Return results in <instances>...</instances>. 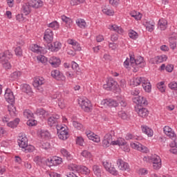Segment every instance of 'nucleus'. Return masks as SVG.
I'll return each instance as SVG.
<instances>
[{
  "label": "nucleus",
  "instance_id": "obj_1",
  "mask_svg": "<svg viewBox=\"0 0 177 177\" xmlns=\"http://www.w3.org/2000/svg\"><path fill=\"white\" fill-rule=\"evenodd\" d=\"M71 171L72 172L69 173V175L67 176L68 177H78L80 172L83 175H89L91 174V170L88 167L77 165H73L71 167Z\"/></svg>",
  "mask_w": 177,
  "mask_h": 177
},
{
  "label": "nucleus",
  "instance_id": "obj_2",
  "mask_svg": "<svg viewBox=\"0 0 177 177\" xmlns=\"http://www.w3.org/2000/svg\"><path fill=\"white\" fill-rule=\"evenodd\" d=\"M148 158L150 160V162H152L153 169H155L156 171H158V169L161 168V158L160 156L154 154L150 157H148Z\"/></svg>",
  "mask_w": 177,
  "mask_h": 177
},
{
  "label": "nucleus",
  "instance_id": "obj_3",
  "mask_svg": "<svg viewBox=\"0 0 177 177\" xmlns=\"http://www.w3.org/2000/svg\"><path fill=\"white\" fill-rule=\"evenodd\" d=\"M133 103L137 104V107H145L149 104L147 100L143 96H136L132 98Z\"/></svg>",
  "mask_w": 177,
  "mask_h": 177
},
{
  "label": "nucleus",
  "instance_id": "obj_4",
  "mask_svg": "<svg viewBox=\"0 0 177 177\" xmlns=\"http://www.w3.org/2000/svg\"><path fill=\"white\" fill-rule=\"evenodd\" d=\"M79 104L86 113H89V111L92 110V104L89 100H82L81 101H79Z\"/></svg>",
  "mask_w": 177,
  "mask_h": 177
},
{
  "label": "nucleus",
  "instance_id": "obj_5",
  "mask_svg": "<svg viewBox=\"0 0 177 177\" xmlns=\"http://www.w3.org/2000/svg\"><path fill=\"white\" fill-rule=\"evenodd\" d=\"M4 97L6 102H8V103L10 104H13V103H15V95H13L12 90L10 88H7L6 90Z\"/></svg>",
  "mask_w": 177,
  "mask_h": 177
},
{
  "label": "nucleus",
  "instance_id": "obj_6",
  "mask_svg": "<svg viewBox=\"0 0 177 177\" xmlns=\"http://www.w3.org/2000/svg\"><path fill=\"white\" fill-rule=\"evenodd\" d=\"M135 111L138 114L139 117L146 118L149 115V110L143 106H135Z\"/></svg>",
  "mask_w": 177,
  "mask_h": 177
},
{
  "label": "nucleus",
  "instance_id": "obj_7",
  "mask_svg": "<svg viewBox=\"0 0 177 177\" xmlns=\"http://www.w3.org/2000/svg\"><path fill=\"white\" fill-rule=\"evenodd\" d=\"M131 147L132 149L138 150V151H141L142 153H147L149 151V149H147V147H145L143 145L139 143L138 142H131Z\"/></svg>",
  "mask_w": 177,
  "mask_h": 177
},
{
  "label": "nucleus",
  "instance_id": "obj_8",
  "mask_svg": "<svg viewBox=\"0 0 177 177\" xmlns=\"http://www.w3.org/2000/svg\"><path fill=\"white\" fill-rule=\"evenodd\" d=\"M46 49H48L51 52H59L62 49V43L59 41H55L53 44L50 43L47 44Z\"/></svg>",
  "mask_w": 177,
  "mask_h": 177
},
{
  "label": "nucleus",
  "instance_id": "obj_9",
  "mask_svg": "<svg viewBox=\"0 0 177 177\" xmlns=\"http://www.w3.org/2000/svg\"><path fill=\"white\" fill-rule=\"evenodd\" d=\"M117 165L119 169H120L121 171H127V172H129V171H131L128 162H124V160H122V159H118Z\"/></svg>",
  "mask_w": 177,
  "mask_h": 177
},
{
  "label": "nucleus",
  "instance_id": "obj_10",
  "mask_svg": "<svg viewBox=\"0 0 177 177\" xmlns=\"http://www.w3.org/2000/svg\"><path fill=\"white\" fill-rule=\"evenodd\" d=\"M12 53L9 50H6L4 53L0 54V63H5L8 62L12 57Z\"/></svg>",
  "mask_w": 177,
  "mask_h": 177
},
{
  "label": "nucleus",
  "instance_id": "obj_11",
  "mask_svg": "<svg viewBox=\"0 0 177 177\" xmlns=\"http://www.w3.org/2000/svg\"><path fill=\"white\" fill-rule=\"evenodd\" d=\"M163 131H164V133H165V135H167V136L170 138V139H172L173 140H176V134L175 133V132L174 131H172V129L171 127H169V126H165L163 128Z\"/></svg>",
  "mask_w": 177,
  "mask_h": 177
},
{
  "label": "nucleus",
  "instance_id": "obj_12",
  "mask_svg": "<svg viewBox=\"0 0 177 177\" xmlns=\"http://www.w3.org/2000/svg\"><path fill=\"white\" fill-rule=\"evenodd\" d=\"M101 104H102V106H104L105 107H118V102L112 99H106L102 100L101 102Z\"/></svg>",
  "mask_w": 177,
  "mask_h": 177
},
{
  "label": "nucleus",
  "instance_id": "obj_13",
  "mask_svg": "<svg viewBox=\"0 0 177 177\" xmlns=\"http://www.w3.org/2000/svg\"><path fill=\"white\" fill-rule=\"evenodd\" d=\"M44 39L46 40L48 45L50 44L53 41V31L49 28L46 29L44 32Z\"/></svg>",
  "mask_w": 177,
  "mask_h": 177
},
{
  "label": "nucleus",
  "instance_id": "obj_14",
  "mask_svg": "<svg viewBox=\"0 0 177 177\" xmlns=\"http://www.w3.org/2000/svg\"><path fill=\"white\" fill-rule=\"evenodd\" d=\"M60 116L59 115H53L48 119V125L49 127H57V122H59V119Z\"/></svg>",
  "mask_w": 177,
  "mask_h": 177
},
{
  "label": "nucleus",
  "instance_id": "obj_15",
  "mask_svg": "<svg viewBox=\"0 0 177 177\" xmlns=\"http://www.w3.org/2000/svg\"><path fill=\"white\" fill-rule=\"evenodd\" d=\"M18 145L21 149L26 147V146L28 145V139H27V137L23 134H21L18 138Z\"/></svg>",
  "mask_w": 177,
  "mask_h": 177
},
{
  "label": "nucleus",
  "instance_id": "obj_16",
  "mask_svg": "<svg viewBox=\"0 0 177 177\" xmlns=\"http://www.w3.org/2000/svg\"><path fill=\"white\" fill-rule=\"evenodd\" d=\"M51 77L57 80V81H64L66 80V77L61 73L59 71L54 70L51 72Z\"/></svg>",
  "mask_w": 177,
  "mask_h": 177
},
{
  "label": "nucleus",
  "instance_id": "obj_17",
  "mask_svg": "<svg viewBox=\"0 0 177 177\" xmlns=\"http://www.w3.org/2000/svg\"><path fill=\"white\" fill-rule=\"evenodd\" d=\"M176 41H177L176 33L173 32L171 35V37L169 38V46L171 49H175V48H176Z\"/></svg>",
  "mask_w": 177,
  "mask_h": 177
},
{
  "label": "nucleus",
  "instance_id": "obj_18",
  "mask_svg": "<svg viewBox=\"0 0 177 177\" xmlns=\"http://www.w3.org/2000/svg\"><path fill=\"white\" fill-rule=\"evenodd\" d=\"M31 4H30V2L24 3L21 8V11L23 13H24L25 16H27L28 15H30L31 13Z\"/></svg>",
  "mask_w": 177,
  "mask_h": 177
},
{
  "label": "nucleus",
  "instance_id": "obj_19",
  "mask_svg": "<svg viewBox=\"0 0 177 177\" xmlns=\"http://www.w3.org/2000/svg\"><path fill=\"white\" fill-rule=\"evenodd\" d=\"M142 86L145 92H148V93L151 92V84H150L149 80H147L146 77L144 79Z\"/></svg>",
  "mask_w": 177,
  "mask_h": 177
},
{
  "label": "nucleus",
  "instance_id": "obj_20",
  "mask_svg": "<svg viewBox=\"0 0 177 177\" xmlns=\"http://www.w3.org/2000/svg\"><path fill=\"white\" fill-rule=\"evenodd\" d=\"M29 3L30 6L35 9H38L44 6V2L41 0H31Z\"/></svg>",
  "mask_w": 177,
  "mask_h": 177
},
{
  "label": "nucleus",
  "instance_id": "obj_21",
  "mask_svg": "<svg viewBox=\"0 0 177 177\" xmlns=\"http://www.w3.org/2000/svg\"><path fill=\"white\" fill-rule=\"evenodd\" d=\"M68 44H69V45L73 46V48L74 49V50H75V51L77 50V52L81 51V49H82L81 46L75 40L69 39H68Z\"/></svg>",
  "mask_w": 177,
  "mask_h": 177
},
{
  "label": "nucleus",
  "instance_id": "obj_22",
  "mask_svg": "<svg viewBox=\"0 0 177 177\" xmlns=\"http://www.w3.org/2000/svg\"><path fill=\"white\" fill-rule=\"evenodd\" d=\"M145 77H134L132 80L130 81V85L132 86H138L140 84L143 83Z\"/></svg>",
  "mask_w": 177,
  "mask_h": 177
},
{
  "label": "nucleus",
  "instance_id": "obj_23",
  "mask_svg": "<svg viewBox=\"0 0 177 177\" xmlns=\"http://www.w3.org/2000/svg\"><path fill=\"white\" fill-rule=\"evenodd\" d=\"M117 82L114 81L112 78H109L108 81L106 82V84L103 85L104 89H106V91H111V88L115 85Z\"/></svg>",
  "mask_w": 177,
  "mask_h": 177
},
{
  "label": "nucleus",
  "instance_id": "obj_24",
  "mask_svg": "<svg viewBox=\"0 0 177 177\" xmlns=\"http://www.w3.org/2000/svg\"><path fill=\"white\" fill-rule=\"evenodd\" d=\"M137 66V67H140L141 68L146 66V63L145 62V59L142 57H138L136 59L134 67Z\"/></svg>",
  "mask_w": 177,
  "mask_h": 177
},
{
  "label": "nucleus",
  "instance_id": "obj_25",
  "mask_svg": "<svg viewBox=\"0 0 177 177\" xmlns=\"http://www.w3.org/2000/svg\"><path fill=\"white\" fill-rule=\"evenodd\" d=\"M49 63L50 64H51V66L53 67H59V66H60V59L56 57H50V59H49Z\"/></svg>",
  "mask_w": 177,
  "mask_h": 177
},
{
  "label": "nucleus",
  "instance_id": "obj_26",
  "mask_svg": "<svg viewBox=\"0 0 177 177\" xmlns=\"http://www.w3.org/2000/svg\"><path fill=\"white\" fill-rule=\"evenodd\" d=\"M45 80H44V77H38L35 78L33 82V86L35 88H39L41 85H44Z\"/></svg>",
  "mask_w": 177,
  "mask_h": 177
},
{
  "label": "nucleus",
  "instance_id": "obj_27",
  "mask_svg": "<svg viewBox=\"0 0 177 177\" xmlns=\"http://www.w3.org/2000/svg\"><path fill=\"white\" fill-rule=\"evenodd\" d=\"M141 128L143 133H145V135H147V136H149V138H151V136H153V129H151L147 126H142Z\"/></svg>",
  "mask_w": 177,
  "mask_h": 177
},
{
  "label": "nucleus",
  "instance_id": "obj_28",
  "mask_svg": "<svg viewBox=\"0 0 177 177\" xmlns=\"http://www.w3.org/2000/svg\"><path fill=\"white\" fill-rule=\"evenodd\" d=\"M158 27L161 31H164L165 30L167 29V26L168 24V22L165 19H160L158 21Z\"/></svg>",
  "mask_w": 177,
  "mask_h": 177
},
{
  "label": "nucleus",
  "instance_id": "obj_29",
  "mask_svg": "<svg viewBox=\"0 0 177 177\" xmlns=\"http://www.w3.org/2000/svg\"><path fill=\"white\" fill-rule=\"evenodd\" d=\"M93 171L97 177L102 176V167L97 165L93 166Z\"/></svg>",
  "mask_w": 177,
  "mask_h": 177
},
{
  "label": "nucleus",
  "instance_id": "obj_30",
  "mask_svg": "<svg viewBox=\"0 0 177 177\" xmlns=\"http://www.w3.org/2000/svg\"><path fill=\"white\" fill-rule=\"evenodd\" d=\"M57 135L61 140H67L68 139V131L57 132Z\"/></svg>",
  "mask_w": 177,
  "mask_h": 177
},
{
  "label": "nucleus",
  "instance_id": "obj_31",
  "mask_svg": "<svg viewBox=\"0 0 177 177\" xmlns=\"http://www.w3.org/2000/svg\"><path fill=\"white\" fill-rule=\"evenodd\" d=\"M60 151L61 154H62L64 157H66L67 160H71L73 158V156H71V154H70V152H68L67 149L62 148L61 149Z\"/></svg>",
  "mask_w": 177,
  "mask_h": 177
},
{
  "label": "nucleus",
  "instance_id": "obj_32",
  "mask_svg": "<svg viewBox=\"0 0 177 177\" xmlns=\"http://www.w3.org/2000/svg\"><path fill=\"white\" fill-rule=\"evenodd\" d=\"M34 150H35V147L31 145H28V144L22 148V151L25 153H32Z\"/></svg>",
  "mask_w": 177,
  "mask_h": 177
},
{
  "label": "nucleus",
  "instance_id": "obj_33",
  "mask_svg": "<svg viewBox=\"0 0 177 177\" xmlns=\"http://www.w3.org/2000/svg\"><path fill=\"white\" fill-rule=\"evenodd\" d=\"M19 122H20V119L16 118L13 121H10V122H8L7 124V125L10 128H16V127H17V125H19Z\"/></svg>",
  "mask_w": 177,
  "mask_h": 177
},
{
  "label": "nucleus",
  "instance_id": "obj_34",
  "mask_svg": "<svg viewBox=\"0 0 177 177\" xmlns=\"http://www.w3.org/2000/svg\"><path fill=\"white\" fill-rule=\"evenodd\" d=\"M22 91L28 95L30 93H32V90L31 89V86L27 84H25L22 86Z\"/></svg>",
  "mask_w": 177,
  "mask_h": 177
},
{
  "label": "nucleus",
  "instance_id": "obj_35",
  "mask_svg": "<svg viewBox=\"0 0 177 177\" xmlns=\"http://www.w3.org/2000/svg\"><path fill=\"white\" fill-rule=\"evenodd\" d=\"M72 68L75 71L77 75H81V69H80V66L76 62H73L72 63Z\"/></svg>",
  "mask_w": 177,
  "mask_h": 177
},
{
  "label": "nucleus",
  "instance_id": "obj_36",
  "mask_svg": "<svg viewBox=\"0 0 177 177\" xmlns=\"http://www.w3.org/2000/svg\"><path fill=\"white\" fill-rule=\"evenodd\" d=\"M40 136L42 139H49L50 138V133L47 130H41L40 132Z\"/></svg>",
  "mask_w": 177,
  "mask_h": 177
},
{
  "label": "nucleus",
  "instance_id": "obj_37",
  "mask_svg": "<svg viewBox=\"0 0 177 177\" xmlns=\"http://www.w3.org/2000/svg\"><path fill=\"white\" fill-rule=\"evenodd\" d=\"M30 50H32V52H34L35 53H41L42 50V47L37 44H33L30 48Z\"/></svg>",
  "mask_w": 177,
  "mask_h": 177
},
{
  "label": "nucleus",
  "instance_id": "obj_38",
  "mask_svg": "<svg viewBox=\"0 0 177 177\" xmlns=\"http://www.w3.org/2000/svg\"><path fill=\"white\" fill-rule=\"evenodd\" d=\"M76 24H77L78 27H80V28H85V27H86V22L82 19H77Z\"/></svg>",
  "mask_w": 177,
  "mask_h": 177
},
{
  "label": "nucleus",
  "instance_id": "obj_39",
  "mask_svg": "<svg viewBox=\"0 0 177 177\" xmlns=\"http://www.w3.org/2000/svg\"><path fill=\"white\" fill-rule=\"evenodd\" d=\"M8 111L11 117H16V106L10 104V106H8Z\"/></svg>",
  "mask_w": 177,
  "mask_h": 177
},
{
  "label": "nucleus",
  "instance_id": "obj_40",
  "mask_svg": "<svg viewBox=\"0 0 177 177\" xmlns=\"http://www.w3.org/2000/svg\"><path fill=\"white\" fill-rule=\"evenodd\" d=\"M19 77H21V72L17 71L10 74V78L12 80H17Z\"/></svg>",
  "mask_w": 177,
  "mask_h": 177
},
{
  "label": "nucleus",
  "instance_id": "obj_41",
  "mask_svg": "<svg viewBox=\"0 0 177 177\" xmlns=\"http://www.w3.org/2000/svg\"><path fill=\"white\" fill-rule=\"evenodd\" d=\"M24 117H25V118H27L28 120H30V118H33L34 113H32V112H31V111L30 110H25L24 111Z\"/></svg>",
  "mask_w": 177,
  "mask_h": 177
},
{
  "label": "nucleus",
  "instance_id": "obj_42",
  "mask_svg": "<svg viewBox=\"0 0 177 177\" xmlns=\"http://www.w3.org/2000/svg\"><path fill=\"white\" fill-rule=\"evenodd\" d=\"M110 29L113 30V31H116L118 34H122V32H124V30H122V28L118 27L117 25H112Z\"/></svg>",
  "mask_w": 177,
  "mask_h": 177
},
{
  "label": "nucleus",
  "instance_id": "obj_43",
  "mask_svg": "<svg viewBox=\"0 0 177 177\" xmlns=\"http://www.w3.org/2000/svg\"><path fill=\"white\" fill-rule=\"evenodd\" d=\"M62 21H64L67 26L73 24V20L71 18L66 17L65 15L62 16Z\"/></svg>",
  "mask_w": 177,
  "mask_h": 177
},
{
  "label": "nucleus",
  "instance_id": "obj_44",
  "mask_svg": "<svg viewBox=\"0 0 177 177\" xmlns=\"http://www.w3.org/2000/svg\"><path fill=\"white\" fill-rule=\"evenodd\" d=\"M113 135H114V131H111V133H108L104 136V139H105L106 140L109 141L111 143V142H113Z\"/></svg>",
  "mask_w": 177,
  "mask_h": 177
},
{
  "label": "nucleus",
  "instance_id": "obj_45",
  "mask_svg": "<svg viewBox=\"0 0 177 177\" xmlns=\"http://www.w3.org/2000/svg\"><path fill=\"white\" fill-rule=\"evenodd\" d=\"M111 145H113V146H125L126 143L122 140H117L116 141L112 140V142H111Z\"/></svg>",
  "mask_w": 177,
  "mask_h": 177
},
{
  "label": "nucleus",
  "instance_id": "obj_46",
  "mask_svg": "<svg viewBox=\"0 0 177 177\" xmlns=\"http://www.w3.org/2000/svg\"><path fill=\"white\" fill-rule=\"evenodd\" d=\"M165 82H160L157 84V88L159 89V91L162 93L165 92V86H164Z\"/></svg>",
  "mask_w": 177,
  "mask_h": 177
},
{
  "label": "nucleus",
  "instance_id": "obj_47",
  "mask_svg": "<svg viewBox=\"0 0 177 177\" xmlns=\"http://www.w3.org/2000/svg\"><path fill=\"white\" fill-rule=\"evenodd\" d=\"M151 60L152 63L156 64H160V63H162V58L161 56L155 57L154 58H152Z\"/></svg>",
  "mask_w": 177,
  "mask_h": 177
},
{
  "label": "nucleus",
  "instance_id": "obj_48",
  "mask_svg": "<svg viewBox=\"0 0 177 177\" xmlns=\"http://www.w3.org/2000/svg\"><path fill=\"white\" fill-rule=\"evenodd\" d=\"M46 164L48 167H53V165L55 166V156L50 158V159H46Z\"/></svg>",
  "mask_w": 177,
  "mask_h": 177
},
{
  "label": "nucleus",
  "instance_id": "obj_49",
  "mask_svg": "<svg viewBox=\"0 0 177 177\" xmlns=\"http://www.w3.org/2000/svg\"><path fill=\"white\" fill-rule=\"evenodd\" d=\"M48 27L53 30H57L59 28V23L56 21H53L48 24Z\"/></svg>",
  "mask_w": 177,
  "mask_h": 177
},
{
  "label": "nucleus",
  "instance_id": "obj_50",
  "mask_svg": "<svg viewBox=\"0 0 177 177\" xmlns=\"http://www.w3.org/2000/svg\"><path fill=\"white\" fill-rule=\"evenodd\" d=\"M15 55L16 56H19V57H21L23 56V50L21 49V47L18 46L15 49Z\"/></svg>",
  "mask_w": 177,
  "mask_h": 177
},
{
  "label": "nucleus",
  "instance_id": "obj_51",
  "mask_svg": "<svg viewBox=\"0 0 177 177\" xmlns=\"http://www.w3.org/2000/svg\"><path fill=\"white\" fill-rule=\"evenodd\" d=\"M54 166L60 165L63 162V159L58 156H54Z\"/></svg>",
  "mask_w": 177,
  "mask_h": 177
},
{
  "label": "nucleus",
  "instance_id": "obj_52",
  "mask_svg": "<svg viewBox=\"0 0 177 177\" xmlns=\"http://www.w3.org/2000/svg\"><path fill=\"white\" fill-rule=\"evenodd\" d=\"M102 12L104 13V15H107V16H113L114 15V11L109 8L102 9Z\"/></svg>",
  "mask_w": 177,
  "mask_h": 177
},
{
  "label": "nucleus",
  "instance_id": "obj_53",
  "mask_svg": "<svg viewBox=\"0 0 177 177\" xmlns=\"http://www.w3.org/2000/svg\"><path fill=\"white\" fill-rule=\"evenodd\" d=\"M118 115L122 120H127L128 118V114L125 113L124 111H120L118 112Z\"/></svg>",
  "mask_w": 177,
  "mask_h": 177
},
{
  "label": "nucleus",
  "instance_id": "obj_54",
  "mask_svg": "<svg viewBox=\"0 0 177 177\" xmlns=\"http://www.w3.org/2000/svg\"><path fill=\"white\" fill-rule=\"evenodd\" d=\"M129 38H131V39H136V38H138V32L135 30H131L129 32Z\"/></svg>",
  "mask_w": 177,
  "mask_h": 177
},
{
  "label": "nucleus",
  "instance_id": "obj_55",
  "mask_svg": "<svg viewBox=\"0 0 177 177\" xmlns=\"http://www.w3.org/2000/svg\"><path fill=\"white\" fill-rule=\"evenodd\" d=\"M46 113V111L42 108L37 109L35 112V114H36L37 115H45Z\"/></svg>",
  "mask_w": 177,
  "mask_h": 177
},
{
  "label": "nucleus",
  "instance_id": "obj_56",
  "mask_svg": "<svg viewBox=\"0 0 177 177\" xmlns=\"http://www.w3.org/2000/svg\"><path fill=\"white\" fill-rule=\"evenodd\" d=\"M73 125L75 128H76V129H82V124L78 122V121L73 120Z\"/></svg>",
  "mask_w": 177,
  "mask_h": 177
},
{
  "label": "nucleus",
  "instance_id": "obj_57",
  "mask_svg": "<svg viewBox=\"0 0 177 177\" xmlns=\"http://www.w3.org/2000/svg\"><path fill=\"white\" fill-rule=\"evenodd\" d=\"M108 172L111 173V175H114V176L118 175V171L115 169V167H114V166L111 167L110 169L108 170Z\"/></svg>",
  "mask_w": 177,
  "mask_h": 177
},
{
  "label": "nucleus",
  "instance_id": "obj_58",
  "mask_svg": "<svg viewBox=\"0 0 177 177\" xmlns=\"http://www.w3.org/2000/svg\"><path fill=\"white\" fill-rule=\"evenodd\" d=\"M26 124L27 125H28V127H34L37 124V120L34 119H29L27 121Z\"/></svg>",
  "mask_w": 177,
  "mask_h": 177
},
{
  "label": "nucleus",
  "instance_id": "obj_59",
  "mask_svg": "<svg viewBox=\"0 0 177 177\" xmlns=\"http://www.w3.org/2000/svg\"><path fill=\"white\" fill-rule=\"evenodd\" d=\"M169 88H170V89H172L173 91H177V82H171L169 84Z\"/></svg>",
  "mask_w": 177,
  "mask_h": 177
},
{
  "label": "nucleus",
  "instance_id": "obj_60",
  "mask_svg": "<svg viewBox=\"0 0 177 177\" xmlns=\"http://www.w3.org/2000/svg\"><path fill=\"white\" fill-rule=\"evenodd\" d=\"M41 149H44V150H48V149H50V144L48 142H44L41 143Z\"/></svg>",
  "mask_w": 177,
  "mask_h": 177
},
{
  "label": "nucleus",
  "instance_id": "obj_61",
  "mask_svg": "<svg viewBox=\"0 0 177 177\" xmlns=\"http://www.w3.org/2000/svg\"><path fill=\"white\" fill-rule=\"evenodd\" d=\"M37 59L43 64H45V63H46V62H48V58H46V57H45L44 55H41L39 57H37Z\"/></svg>",
  "mask_w": 177,
  "mask_h": 177
},
{
  "label": "nucleus",
  "instance_id": "obj_62",
  "mask_svg": "<svg viewBox=\"0 0 177 177\" xmlns=\"http://www.w3.org/2000/svg\"><path fill=\"white\" fill-rule=\"evenodd\" d=\"M81 155L83 156V157H85V158H91V152L86 151V150H84L83 151L82 153H81Z\"/></svg>",
  "mask_w": 177,
  "mask_h": 177
},
{
  "label": "nucleus",
  "instance_id": "obj_63",
  "mask_svg": "<svg viewBox=\"0 0 177 177\" xmlns=\"http://www.w3.org/2000/svg\"><path fill=\"white\" fill-rule=\"evenodd\" d=\"M57 132H68L67 131V127H57Z\"/></svg>",
  "mask_w": 177,
  "mask_h": 177
},
{
  "label": "nucleus",
  "instance_id": "obj_64",
  "mask_svg": "<svg viewBox=\"0 0 177 177\" xmlns=\"http://www.w3.org/2000/svg\"><path fill=\"white\" fill-rule=\"evenodd\" d=\"M174 145L176 147V148H171V149H170L169 151H170V153H172V154H177V143H176V140H174Z\"/></svg>",
  "mask_w": 177,
  "mask_h": 177
}]
</instances>
